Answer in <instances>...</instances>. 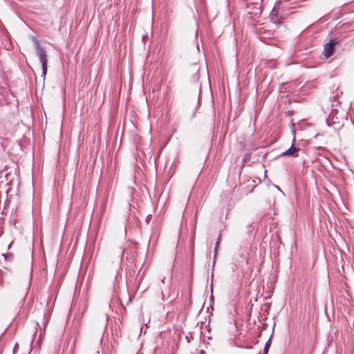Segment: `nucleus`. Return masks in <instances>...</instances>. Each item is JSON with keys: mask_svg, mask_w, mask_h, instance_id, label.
Returning <instances> with one entry per match:
<instances>
[{"mask_svg": "<svg viewBox=\"0 0 354 354\" xmlns=\"http://www.w3.org/2000/svg\"><path fill=\"white\" fill-rule=\"evenodd\" d=\"M15 346H17V345H16ZM15 350H17V348H16V347H15V348H13V351H15Z\"/></svg>", "mask_w": 354, "mask_h": 354, "instance_id": "ddd939ff", "label": "nucleus"}, {"mask_svg": "<svg viewBox=\"0 0 354 354\" xmlns=\"http://www.w3.org/2000/svg\"><path fill=\"white\" fill-rule=\"evenodd\" d=\"M299 151V149L297 147H295L294 145H292V146L286 151L281 153V156H291V157H297L298 156V151Z\"/></svg>", "mask_w": 354, "mask_h": 354, "instance_id": "7ed1b4c3", "label": "nucleus"}, {"mask_svg": "<svg viewBox=\"0 0 354 354\" xmlns=\"http://www.w3.org/2000/svg\"><path fill=\"white\" fill-rule=\"evenodd\" d=\"M218 244H219V241H218L216 242V247H218Z\"/></svg>", "mask_w": 354, "mask_h": 354, "instance_id": "1a4fd4ad", "label": "nucleus"}, {"mask_svg": "<svg viewBox=\"0 0 354 354\" xmlns=\"http://www.w3.org/2000/svg\"><path fill=\"white\" fill-rule=\"evenodd\" d=\"M270 19L272 22L276 24H281L282 23L281 18L277 15V12L275 10V8L271 11L270 14Z\"/></svg>", "mask_w": 354, "mask_h": 354, "instance_id": "20e7f679", "label": "nucleus"}, {"mask_svg": "<svg viewBox=\"0 0 354 354\" xmlns=\"http://www.w3.org/2000/svg\"><path fill=\"white\" fill-rule=\"evenodd\" d=\"M46 322H47L45 320V322H44V326H46Z\"/></svg>", "mask_w": 354, "mask_h": 354, "instance_id": "9b49d317", "label": "nucleus"}, {"mask_svg": "<svg viewBox=\"0 0 354 354\" xmlns=\"http://www.w3.org/2000/svg\"><path fill=\"white\" fill-rule=\"evenodd\" d=\"M31 273H32V272H30L28 274V276H27L26 283H27L28 286H30V281H31Z\"/></svg>", "mask_w": 354, "mask_h": 354, "instance_id": "423d86ee", "label": "nucleus"}, {"mask_svg": "<svg viewBox=\"0 0 354 354\" xmlns=\"http://www.w3.org/2000/svg\"><path fill=\"white\" fill-rule=\"evenodd\" d=\"M337 44L335 40H330L328 43L326 44L324 46L323 55L325 57H330L334 53L335 46Z\"/></svg>", "mask_w": 354, "mask_h": 354, "instance_id": "f03ea898", "label": "nucleus"}, {"mask_svg": "<svg viewBox=\"0 0 354 354\" xmlns=\"http://www.w3.org/2000/svg\"><path fill=\"white\" fill-rule=\"evenodd\" d=\"M37 55L41 64L42 74L44 80H45L47 68H48V56L46 49L40 45L39 41L35 37L32 38Z\"/></svg>", "mask_w": 354, "mask_h": 354, "instance_id": "f257e3e1", "label": "nucleus"}, {"mask_svg": "<svg viewBox=\"0 0 354 354\" xmlns=\"http://www.w3.org/2000/svg\"><path fill=\"white\" fill-rule=\"evenodd\" d=\"M15 346H17V345H16ZM15 350H17V348H16V347H15V348H13V351H15Z\"/></svg>", "mask_w": 354, "mask_h": 354, "instance_id": "f8f14e48", "label": "nucleus"}, {"mask_svg": "<svg viewBox=\"0 0 354 354\" xmlns=\"http://www.w3.org/2000/svg\"><path fill=\"white\" fill-rule=\"evenodd\" d=\"M276 187H277V189H279L280 190V188H279V186H276Z\"/></svg>", "mask_w": 354, "mask_h": 354, "instance_id": "9d476101", "label": "nucleus"}, {"mask_svg": "<svg viewBox=\"0 0 354 354\" xmlns=\"http://www.w3.org/2000/svg\"><path fill=\"white\" fill-rule=\"evenodd\" d=\"M165 277H164L162 279V283H165Z\"/></svg>", "mask_w": 354, "mask_h": 354, "instance_id": "6e6552de", "label": "nucleus"}, {"mask_svg": "<svg viewBox=\"0 0 354 354\" xmlns=\"http://www.w3.org/2000/svg\"><path fill=\"white\" fill-rule=\"evenodd\" d=\"M205 352L204 351H200L199 354H205Z\"/></svg>", "mask_w": 354, "mask_h": 354, "instance_id": "0eeeda50", "label": "nucleus"}, {"mask_svg": "<svg viewBox=\"0 0 354 354\" xmlns=\"http://www.w3.org/2000/svg\"><path fill=\"white\" fill-rule=\"evenodd\" d=\"M271 345V338H270L266 343L265 344L264 348H263V354H268L269 348Z\"/></svg>", "mask_w": 354, "mask_h": 354, "instance_id": "39448f33", "label": "nucleus"}]
</instances>
